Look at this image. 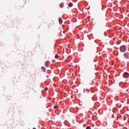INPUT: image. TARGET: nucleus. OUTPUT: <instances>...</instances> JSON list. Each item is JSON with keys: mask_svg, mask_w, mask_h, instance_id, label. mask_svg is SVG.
Wrapping results in <instances>:
<instances>
[{"mask_svg": "<svg viewBox=\"0 0 129 129\" xmlns=\"http://www.w3.org/2000/svg\"><path fill=\"white\" fill-rule=\"evenodd\" d=\"M120 50L121 52H125V51H126V46L125 45L120 46Z\"/></svg>", "mask_w": 129, "mask_h": 129, "instance_id": "f257e3e1", "label": "nucleus"}, {"mask_svg": "<svg viewBox=\"0 0 129 129\" xmlns=\"http://www.w3.org/2000/svg\"><path fill=\"white\" fill-rule=\"evenodd\" d=\"M124 59H128V57H129V53H125L124 54Z\"/></svg>", "mask_w": 129, "mask_h": 129, "instance_id": "f03ea898", "label": "nucleus"}, {"mask_svg": "<svg viewBox=\"0 0 129 129\" xmlns=\"http://www.w3.org/2000/svg\"><path fill=\"white\" fill-rule=\"evenodd\" d=\"M124 78H128L129 77V74L128 73L125 72L124 73V75H123Z\"/></svg>", "mask_w": 129, "mask_h": 129, "instance_id": "7ed1b4c3", "label": "nucleus"}, {"mask_svg": "<svg viewBox=\"0 0 129 129\" xmlns=\"http://www.w3.org/2000/svg\"><path fill=\"white\" fill-rule=\"evenodd\" d=\"M73 6V4H72L71 3L69 4V7H70V8H71Z\"/></svg>", "mask_w": 129, "mask_h": 129, "instance_id": "20e7f679", "label": "nucleus"}, {"mask_svg": "<svg viewBox=\"0 0 129 129\" xmlns=\"http://www.w3.org/2000/svg\"><path fill=\"white\" fill-rule=\"evenodd\" d=\"M63 22V20H62V19L59 18V23L61 24Z\"/></svg>", "mask_w": 129, "mask_h": 129, "instance_id": "39448f33", "label": "nucleus"}, {"mask_svg": "<svg viewBox=\"0 0 129 129\" xmlns=\"http://www.w3.org/2000/svg\"><path fill=\"white\" fill-rule=\"evenodd\" d=\"M120 59L121 61H124V60H125V59H124V58H123L122 57H120Z\"/></svg>", "mask_w": 129, "mask_h": 129, "instance_id": "423d86ee", "label": "nucleus"}, {"mask_svg": "<svg viewBox=\"0 0 129 129\" xmlns=\"http://www.w3.org/2000/svg\"><path fill=\"white\" fill-rule=\"evenodd\" d=\"M59 7H60V8H63V4H60Z\"/></svg>", "mask_w": 129, "mask_h": 129, "instance_id": "0eeeda50", "label": "nucleus"}, {"mask_svg": "<svg viewBox=\"0 0 129 129\" xmlns=\"http://www.w3.org/2000/svg\"><path fill=\"white\" fill-rule=\"evenodd\" d=\"M55 59H57V58H58V54H56L55 55Z\"/></svg>", "mask_w": 129, "mask_h": 129, "instance_id": "6e6552de", "label": "nucleus"}, {"mask_svg": "<svg viewBox=\"0 0 129 129\" xmlns=\"http://www.w3.org/2000/svg\"><path fill=\"white\" fill-rule=\"evenodd\" d=\"M86 129H91V127H90V126H88L86 127Z\"/></svg>", "mask_w": 129, "mask_h": 129, "instance_id": "1a4fd4ad", "label": "nucleus"}, {"mask_svg": "<svg viewBox=\"0 0 129 129\" xmlns=\"http://www.w3.org/2000/svg\"><path fill=\"white\" fill-rule=\"evenodd\" d=\"M57 107H58V106H54V108H57Z\"/></svg>", "mask_w": 129, "mask_h": 129, "instance_id": "9d476101", "label": "nucleus"}, {"mask_svg": "<svg viewBox=\"0 0 129 129\" xmlns=\"http://www.w3.org/2000/svg\"><path fill=\"white\" fill-rule=\"evenodd\" d=\"M44 89H45V91H47V90H48V88L46 87V88H45Z\"/></svg>", "mask_w": 129, "mask_h": 129, "instance_id": "9b49d317", "label": "nucleus"}, {"mask_svg": "<svg viewBox=\"0 0 129 129\" xmlns=\"http://www.w3.org/2000/svg\"><path fill=\"white\" fill-rule=\"evenodd\" d=\"M33 129H36V128H33Z\"/></svg>", "mask_w": 129, "mask_h": 129, "instance_id": "f8f14e48", "label": "nucleus"}]
</instances>
